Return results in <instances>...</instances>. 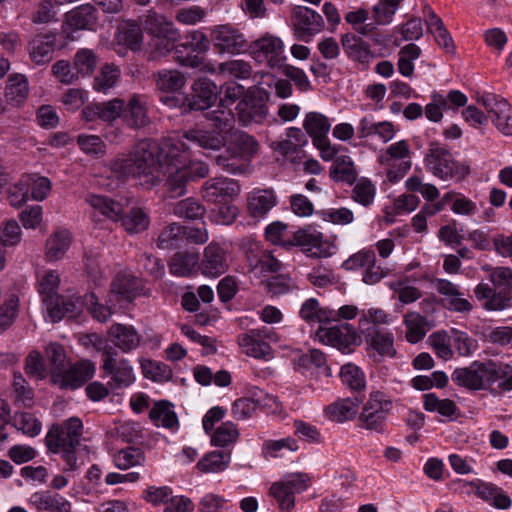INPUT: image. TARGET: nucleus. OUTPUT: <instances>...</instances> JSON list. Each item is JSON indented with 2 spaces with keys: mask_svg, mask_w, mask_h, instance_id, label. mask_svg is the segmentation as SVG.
<instances>
[{
  "mask_svg": "<svg viewBox=\"0 0 512 512\" xmlns=\"http://www.w3.org/2000/svg\"><path fill=\"white\" fill-rule=\"evenodd\" d=\"M158 142L142 140L135 145L132 152L110 160L108 167L120 179L133 177L147 189L161 182L163 163L159 159Z\"/></svg>",
  "mask_w": 512,
  "mask_h": 512,
  "instance_id": "1",
  "label": "nucleus"
},
{
  "mask_svg": "<svg viewBox=\"0 0 512 512\" xmlns=\"http://www.w3.org/2000/svg\"><path fill=\"white\" fill-rule=\"evenodd\" d=\"M82 421L72 417L61 424L51 427L46 435V444L50 451L62 453L66 463L65 471H73L78 468L76 448L80 445L82 436Z\"/></svg>",
  "mask_w": 512,
  "mask_h": 512,
  "instance_id": "2",
  "label": "nucleus"
},
{
  "mask_svg": "<svg viewBox=\"0 0 512 512\" xmlns=\"http://www.w3.org/2000/svg\"><path fill=\"white\" fill-rule=\"evenodd\" d=\"M144 30L151 36L149 41V60H157L168 55L180 39V32L174 23L162 14L148 11L144 16Z\"/></svg>",
  "mask_w": 512,
  "mask_h": 512,
  "instance_id": "3",
  "label": "nucleus"
},
{
  "mask_svg": "<svg viewBox=\"0 0 512 512\" xmlns=\"http://www.w3.org/2000/svg\"><path fill=\"white\" fill-rule=\"evenodd\" d=\"M490 281L494 287L479 283L474 294L477 300L483 301V308L488 311H501L512 306V269L496 267L490 273Z\"/></svg>",
  "mask_w": 512,
  "mask_h": 512,
  "instance_id": "4",
  "label": "nucleus"
},
{
  "mask_svg": "<svg viewBox=\"0 0 512 512\" xmlns=\"http://www.w3.org/2000/svg\"><path fill=\"white\" fill-rule=\"evenodd\" d=\"M94 345L102 352V369L109 376L107 383L111 390H120L129 387L134 381L133 368L126 359H119L118 352L110 345L104 344L102 339L93 335Z\"/></svg>",
  "mask_w": 512,
  "mask_h": 512,
  "instance_id": "5",
  "label": "nucleus"
},
{
  "mask_svg": "<svg viewBox=\"0 0 512 512\" xmlns=\"http://www.w3.org/2000/svg\"><path fill=\"white\" fill-rule=\"evenodd\" d=\"M425 164L434 176L443 180L456 176L464 177L469 173L468 166L455 161L451 152L437 142L430 143L425 156Z\"/></svg>",
  "mask_w": 512,
  "mask_h": 512,
  "instance_id": "6",
  "label": "nucleus"
},
{
  "mask_svg": "<svg viewBox=\"0 0 512 512\" xmlns=\"http://www.w3.org/2000/svg\"><path fill=\"white\" fill-rule=\"evenodd\" d=\"M392 408L393 402L388 396L380 391L372 392L359 415L361 427L367 430L382 431Z\"/></svg>",
  "mask_w": 512,
  "mask_h": 512,
  "instance_id": "7",
  "label": "nucleus"
},
{
  "mask_svg": "<svg viewBox=\"0 0 512 512\" xmlns=\"http://www.w3.org/2000/svg\"><path fill=\"white\" fill-rule=\"evenodd\" d=\"M247 50L256 62H265L271 68L280 67L285 60L282 40L269 33L248 44Z\"/></svg>",
  "mask_w": 512,
  "mask_h": 512,
  "instance_id": "8",
  "label": "nucleus"
},
{
  "mask_svg": "<svg viewBox=\"0 0 512 512\" xmlns=\"http://www.w3.org/2000/svg\"><path fill=\"white\" fill-rule=\"evenodd\" d=\"M211 42L219 54L237 55L247 50L248 42L237 28L218 25L211 31Z\"/></svg>",
  "mask_w": 512,
  "mask_h": 512,
  "instance_id": "9",
  "label": "nucleus"
},
{
  "mask_svg": "<svg viewBox=\"0 0 512 512\" xmlns=\"http://www.w3.org/2000/svg\"><path fill=\"white\" fill-rule=\"evenodd\" d=\"M216 84L207 79L199 78L191 86V92L183 97L184 112L202 111L210 108L217 99Z\"/></svg>",
  "mask_w": 512,
  "mask_h": 512,
  "instance_id": "10",
  "label": "nucleus"
},
{
  "mask_svg": "<svg viewBox=\"0 0 512 512\" xmlns=\"http://www.w3.org/2000/svg\"><path fill=\"white\" fill-rule=\"evenodd\" d=\"M496 129L505 136H512V107L503 98L486 94L478 99Z\"/></svg>",
  "mask_w": 512,
  "mask_h": 512,
  "instance_id": "11",
  "label": "nucleus"
},
{
  "mask_svg": "<svg viewBox=\"0 0 512 512\" xmlns=\"http://www.w3.org/2000/svg\"><path fill=\"white\" fill-rule=\"evenodd\" d=\"M320 342L338 348L341 351H350L351 346L361 341L356 330L349 324H341L328 328L319 327L315 333Z\"/></svg>",
  "mask_w": 512,
  "mask_h": 512,
  "instance_id": "12",
  "label": "nucleus"
},
{
  "mask_svg": "<svg viewBox=\"0 0 512 512\" xmlns=\"http://www.w3.org/2000/svg\"><path fill=\"white\" fill-rule=\"evenodd\" d=\"M292 19L296 37L305 41L321 32L324 26L322 16L305 6H296Z\"/></svg>",
  "mask_w": 512,
  "mask_h": 512,
  "instance_id": "13",
  "label": "nucleus"
},
{
  "mask_svg": "<svg viewBox=\"0 0 512 512\" xmlns=\"http://www.w3.org/2000/svg\"><path fill=\"white\" fill-rule=\"evenodd\" d=\"M236 117L243 126L262 124L268 118V107L262 98L246 95L236 105Z\"/></svg>",
  "mask_w": 512,
  "mask_h": 512,
  "instance_id": "14",
  "label": "nucleus"
},
{
  "mask_svg": "<svg viewBox=\"0 0 512 512\" xmlns=\"http://www.w3.org/2000/svg\"><path fill=\"white\" fill-rule=\"evenodd\" d=\"M239 193L240 185L229 178H212L202 186V197L211 203L229 202Z\"/></svg>",
  "mask_w": 512,
  "mask_h": 512,
  "instance_id": "15",
  "label": "nucleus"
},
{
  "mask_svg": "<svg viewBox=\"0 0 512 512\" xmlns=\"http://www.w3.org/2000/svg\"><path fill=\"white\" fill-rule=\"evenodd\" d=\"M229 267L228 253L219 244L211 242L205 247L199 268L205 276L218 277Z\"/></svg>",
  "mask_w": 512,
  "mask_h": 512,
  "instance_id": "16",
  "label": "nucleus"
},
{
  "mask_svg": "<svg viewBox=\"0 0 512 512\" xmlns=\"http://www.w3.org/2000/svg\"><path fill=\"white\" fill-rule=\"evenodd\" d=\"M108 340L123 353L136 350L142 337L133 325L114 323L107 331Z\"/></svg>",
  "mask_w": 512,
  "mask_h": 512,
  "instance_id": "17",
  "label": "nucleus"
},
{
  "mask_svg": "<svg viewBox=\"0 0 512 512\" xmlns=\"http://www.w3.org/2000/svg\"><path fill=\"white\" fill-rule=\"evenodd\" d=\"M162 176L165 177L166 191L171 198L181 197L186 193V185L190 181L187 165L169 164L163 166Z\"/></svg>",
  "mask_w": 512,
  "mask_h": 512,
  "instance_id": "18",
  "label": "nucleus"
},
{
  "mask_svg": "<svg viewBox=\"0 0 512 512\" xmlns=\"http://www.w3.org/2000/svg\"><path fill=\"white\" fill-rule=\"evenodd\" d=\"M65 24L72 30H95L98 24L97 11L90 4L80 5L66 13Z\"/></svg>",
  "mask_w": 512,
  "mask_h": 512,
  "instance_id": "19",
  "label": "nucleus"
},
{
  "mask_svg": "<svg viewBox=\"0 0 512 512\" xmlns=\"http://www.w3.org/2000/svg\"><path fill=\"white\" fill-rule=\"evenodd\" d=\"M183 139L195 144L196 146L211 151H218L223 148L227 139L224 135L214 130H206L201 128H192L183 133Z\"/></svg>",
  "mask_w": 512,
  "mask_h": 512,
  "instance_id": "20",
  "label": "nucleus"
},
{
  "mask_svg": "<svg viewBox=\"0 0 512 512\" xmlns=\"http://www.w3.org/2000/svg\"><path fill=\"white\" fill-rule=\"evenodd\" d=\"M277 204V197L272 189H254L247 197L248 213L253 218L264 217Z\"/></svg>",
  "mask_w": 512,
  "mask_h": 512,
  "instance_id": "21",
  "label": "nucleus"
},
{
  "mask_svg": "<svg viewBox=\"0 0 512 512\" xmlns=\"http://www.w3.org/2000/svg\"><path fill=\"white\" fill-rule=\"evenodd\" d=\"M227 142L230 151L237 153L248 162L258 153L260 148L259 142L254 136L238 129L230 133Z\"/></svg>",
  "mask_w": 512,
  "mask_h": 512,
  "instance_id": "22",
  "label": "nucleus"
},
{
  "mask_svg": "<svg viewBox=\"0 0 512 512\" xmlns=\"http://www.w3.org/2000/svg\"><path fill=\"white\" fill-rule=\"evenodd\" d=\"M159 159L163 166L169 164H177L178 166L186 165L185 152L189 149L188 145L180 139L168 138L158 143Z\"/></svg>",
  "mask_w": 512,
  "mask_h": 512,
  "instance_id": "23",
  "label": "nucleus"
},
{
  "mask_svg": "<svg viewBox=\"0 0 512 512\" xmlns=\"http://www.w3.org/2000/svg\"><path fill=\"white\" fill-rule=\"evenodd\" d=\"M95 372V365L89 360H84L76 363L61 374L62 385L72 389L82 386L85 382L91 379Z\"/></svg>",
  "mask_w": 512,
  "mask_h": 512,
  "instance_id": "24",
  "label": "nucleus"
},
{
  "mask_svg": "<svg viewBox=\"0 0 512 512\" xmlns=\"http://www.w3.org/2000/svg\"><path fill=\"white\" fill-rule=\"evenodd\" d=\"M55 46V37L52 35H37L28 44L30 59L36 65H44L51 61Z\"/></svg>",
  "mask_w": 512,
  "mask_h": 512,
  "instance_id": "25",
  "label": "nucleus"
},
{
  "mask_svg": "<svg viewBox=\"0 0 512 512\" xmlns=\"http://www.w3.org/2000/svg\"><path fill=\"white\" fill-rule=\"evenodd\" d=\"M359 399L356 396L338 399L325 409L327 417L338 423L353 419L358 412Z\"/></svg>",
  "mask_w": 512,
  "mask_h": 512,
  "instance_id": "26",
  "label": "nucleus"
},
{
  "mask_svg": "<svg viewBox=\"0 0 512 512\" xmlns=\"http://www.w3.org/2000/svg\"><path fill=\"white\" fill-rule=\"evenodd\" d=\"M293 241L295 245L302 247L303 251L310 256H326V251L323 248V236L320 232L308 229L299 230L294 233Z\"/></svg>",
  "mask_w": 512,
  "mask_h": 512,
  "instance_id": "27",
  "label": "nucleus"
},
{
  "mask_svg": "<svg viewBox=\"0 0 512 512\" xmlns=\"http://www.w3.org/2000/svg\"><path fill=\"white\" fill-rule=\"evenodd\" d=\"M368 345L382 358H393L396 355L393 334L381 329L373 328L366 334Z\"/></svg>",
  "mask_w": 512,
  "mask_h": 512,
  "instance_id": "28",
  "label": "nucleus"
},
{
  "mask_svg": "<svg viewBox=\"0 0 512 512\" xmlns=\"http://www.w3.org/2000/svg\"><path fill=\"white\" fill-rule=\"evenodd\" d=\"M341 44L347 56L361 64H367L372 57L369 45L355 34L342 35Z\"/></svg>",
  "mask_w": 512,
  "mask_h": 512,
  "instance_id": "29",
  "label": "nucleus"
},
{
  "mask_svg": "<svg viewBox=\"0 0 512 512\" xmlns=\"http://www.w3.org/2000/svg\"><path fill=\"white\" fill-rule=\"evenodd\" d=\"M149 418L157 427L176 429L179 426L174 406L167 400L155 402L149 412Z\"/></svg>",
  "mask_w": 512,
  "mask_h": 512,
  "instance_id": "30",
  "label": "nucleus"
},
{
  "mask_svg": "<svg viewBox=\"0 0 512 512\" xmlns=\"http://www.w3.org/2000/svg\"><path fill=\"white\" fill-rule=\"evenodd\" d=\"M29 85L24 75L16 74L9 77L5 88V100L12 107H20L28 98Z\"/></svg>",
  "mask_w": 512,
  "mask_h": 512,
  "instance_id": "31",
  "label": "nucleus"
},
{
  "mask_svg": "<svg viewBox=\"0 0 512 512\" xmlns=\"http://www.w3.org/2000/svg\"><path fill=\"white\" fill-rule=\"evenodd\" d=\"M86 202L95 211L112 221H118L120 216L124 213L123 205L107 196L89 194L86 197Z\"/></svg>",
  "mask_w": 512,
  "mask_h": 512,
  "instance_id": "32",
  "label": "nucleus"
},
{
  "mask_svg": "<svg viewBox=\"0 0 512 512\" xmlns=\"http://www.w3.org/2000/svg\"><path fill=\"white\" fill-rule=\"evenodd\" d=\"M72 242L71 233L66 229H58L46 241V258L58 261L63 258Z\"/></svg>",
  "mask_w": 512,
  "mask_h": 512,
  "instance_id": "33",
  "label": "nucleus"
},
{
  "mask_svg": "<svg viewBox=\"0 0 512 512\" xmlns=\"http://www.w3.org/2000/svg\"><path fill=\"white\" fill-rule=\"evenodd\" d=\"M199 264V254L193 252H177L169 261L168 267L172 275L189 277Z\"/></svg>",
  "mask_w": 512,
  "mask_h": 512,
  "instance_id": "34",
  "label": "nucleus"
},
{
  "mask_svg": "<svg viewBox=\"0 0 512 512\" xmlns=\"http://www.w3.org/2000/svg\"><path fill=\"white\" fill-rule=\"evenodd\" d=\"M125 120L133 128L143 127L148 124L146 96L140 94L131 96L127 104Z\"/></svg>",
  "mask_w": 512,
  "mask_h": 512,
  "instance_id": "35",
  "label": "nucleus"
},
{
  "mask_svg": "<svg viewBox=\"0 0 512 512\" xmlns=\"http://www.w3.org/2000/svg\"><path fill=\"white\" fill-rule=\"evenodd\" d=\"M206 118L213 123V129L219 134L227 137L231 132L236 130L235 115L231 109L226 108L223 104L219 105L216 109L206 113Z\"/></svg>",
  "mask_w": 512,
  "mask_h": 512,
  "instance_id": "36",
  "label": "nucleus"
},
{
  "mask_svg": "<svg viewBox=\"0 0 512 512\" xmlns=\"http://www.w3.org/2000/svg\"><path fill=\"white\" fill-rule=\"evenodd\" d=\"M299 316L310 325L329 322L336 319V316L333 314V310L321 308L318 300L315 298L307 299L302 304Z\"/></svg>",
  "mask_w": 512,
  "mask_h": 512,
  "instance_id": "37",
  "label": "nucleus"
},
{
  "mask_svg": "<svg viewBox=\"0 0 512 512\" xmlns=\"http://www.w3.org/2000/svg\"><path fill=\"white\" fill-rule=\"evenodd\" d=\"M139 288V280L135 276L127 273H118L111 284V293L130 302L138 294Z\"/></svg>",
  "mask_w": 512,
  "mask_h": 512,
  "instance_id": "38",
  "label": "nucleus"
},
{
  "mask_svg": "<svg viewBox=\"0 0 512 512\" xmlns=\"http://www.w3.org/2000/svg\"><path fill=\"white\" fill-rule=\"evenodd\" d=\"M45 306L53 322H58L64 317H74L79 311L77 301L72 298L60 296L47 303Z\"/></svg>",
  "mask_w": 512,
  "mask_h": 512,
  "instance_id": "39",
  "label": "nucleus"
},
{
  "mask_svg": "<svg viewBox=\"0 0 512 512\" xmlns=\"http://www.w3.org/2000/svg\"><path fill=\"white\" fill-rule=\"evenodd\" d=\"M60 284V275L55 270L45 271L38 277L37 290L40 294L44 305L56 299Z\"/></svg>",
  "mask_w": 512,
  "mask_h": 512,
  "instance_id": "40",
  "label": "nucleus"
},
{
  "mask_svg": "<svg viewBox=\"0 0 512 512\" xmlns=\"http://www.w3.org/2000/svg\"><path fill=\"white\" fill-rule=\"evenodd\" d=\"M215 163L223 171L234 175L244 174L248 171V161L230 151L228 147L215 158Z\"/></svg>",
  "mask_w": 512,
  "mask_h": 512,
  "instance_id": "41",
  "label": "nucleus"
},
{
  "mask_svg": "<svg viewBox=\"0 0 512 512\" xmlns=\"http://www.w3.org/2000/svg\"><path fill=\"white\" fill-rule=\"evenodd\" d=\"M210 48V40L200 30H192L185 34L184 42L176 46V54H182L186 50L192 53L204 54Z\"/></svg>",
  "mask_w": 512,
  "mask_h": 512,
  "instance_id": "42",
  "label": "nucleus"
},
{
  "mask_svg": "<svg viewBox=\"0 0 512 512\" xmlns=\"http://www.w3.org/2000/svg\"><path fill=\"white\" fill-rule=\"evenodd\" d=\"M424 409L429 412L437 411L440 415L454 419L460 414L459 408L450 399H439L434 393L424 395Z\"/></svg>",
  "mask_w": 512,
  "mask_h": 512,
  "instance_id": "43",
  "label": "nucleus"
},
{
  "mask_svg": "<svg viewBox=\"0 0 512 512\" xmlns=\"http://www.w3.org/2000/svg\"><path fill=\"white\" fill-rule=\"evenodd\" d=\"M156 86L164 92H174L184 87L185 76L177 70L163 69L153 74Z\"/></svg>",
  "mask_w": 512,
  "mask_h": 512,
  "instance_id": "44",
  "label": "nucleus"
},
{
  "mask_svg": "<svg viewBox=\"0 0 512 512\" xmlns=\"http://www.w3.org/2000/svg\"><path fill=\"white\" fill-rule=\"evenodd\" d=\"M125 231L130 234H137L146 230L149 226V216L141 208L134 207L128 213L122 214L119 218Z\"/></svg>",
  "mask_w": 512,
  "mask_h": 512,
  "instance_id": "45",
  "label": "nucleus"
},
{
  "mask_svg": "<svg viewBox=\"0 0 512 512\" xmlns=\"http://www.w3.org/2000/svg\"><path fill=\"white\" fill-rule=\"evenodd\" d=\"M303 127L313 141L317 138L326 137L331 124L326 116L318 112H309L306 114Z\"/></svg>",
  "mask_w": 512,
  "mask_h": 512,
  "instance_id": "46",
  "label": "nucleus"
},
{
  "mask_svg": "<svg viewBox=\"0 0 512 512\" xmlns=\"http://www.w3.org/2000/svg\"><path fill=\"white\" fill-rule=\"evenodd\" d=\"M229 462V454L221 451H212L201 458L196 467L203 473H217L225 470Z\"/></svg>",
  "mask_w": 512,
  "mask_h": 512,
  "instance_id": "47",
  "label": "nucleus"
},
{
  "mask_svg": "<svg viewBox=\"0 0 512 512\" xmlns=\"http://www.w3.org/2000/svg\"><path fill=\"white\" fill-rule=\"evenodd\" d=\"M478 361L472 362L468 367L457 368L452 374V381L469 390H480L481 382L478 378Z\"/></svg>",
  "mask_w": 512,
  "mask_h": 512,
  "instance_id": "48",
  "label": "nucleus"
},
{
  "mask_svg": "<svg viewBox=\"0 0 512 512\" xmlns=\"http://www.w3.org/2000/svg\"><path fill=\"white\" fill-rule=\"evenodd\" d=\"M404 323L407 327L405 335L409 343H417L424 338L427 332V320L418 313H408L404 317Z\"/></svg>",
  "mask_w": 512,
  "mask_h": 512,
  "instance_id": "49",
  "label": "nucleus"
},
{
  "mask_svg": "<svg viewBox=\"0 0 512 512\" xmlns=\"http://www.w3.org/2000/svg\"><path fill=\"white\" fill-rule=\"evenodd\" d=\"M421 55V49L416 44L410 43L402 47L398 53L397 68L400 74L405 77H412L414 73L413 61Z\"/></svg>",
  "mask_w": 512,
  "mask_h": 512,
  "instance_id": "50",
  "label": "nucleus"
},
{
  "mask_svg": "<svg viewBox=\"0 0 512 512\" xmlns=\"http://www.w3.org/2000/svg\"><path fill=\"white\" fill-rule=\"evenodd\" d=\"M205 211V207L193 198L180 200L173 204L172 208L174 215L188 220L201 219Z\"/></svg>",
  "mask_w": 512,
  "mask_h": 512,
  "instance_id": "51",
  "label": "nucleus"
},
{
  "mask_svg": "<svg viewBox=\"0 0 512 512\" xmlns=\"http://www.w3.org/2000/svg\"><path fill=\"white\" fill-rule=\"evenodd\" d=\"M330 176L335 181L352 184L356 180L357 172L351 158L349 156L336 158Z\"/></svg>",
  "mask_w": 512,
  "mask_h": 512,
  "instance_id": "52",
  "label": "nucleus"
},
{
  "mask_svg": "<svg viewBox=\"0 0 512 512\" xmlns=\"http://www.w3.org/2000/svg\"><path fill=\"white\" fill-rule=\"evenodd\" d=\"M13 426L29 437L37 436L42 429L41 422L30 412H19L13 417Z\"/></svg>",
  "mask_w": 512,
  "mask_h": 512,
  "instance_id": "53",
  "label": "nucleus"
},
{
  "mask_svg": "<svg viewBox=\"0 0 512 512\" xmlns=\"http://www.w3.org/2000/svg\"><path fill=\"white\" fill-rule=\"evenodd\" d=\"M77 144L80 150L96 158L103 157L106 154V144L98 135L79 134Z\"/></svg>",
  "mask_w": 512,
  "mask_h": 512,
  "instance_id": "54",
  "label": "nucleus"
},
{
  "mask_svg": "<svg viewBox=\"0 0 512 512\" xmlns=\"http://www.w3.org/2000/svg\"><path fill=\"white\" fill-rule=\"evenodd\" d=\"M144 460L143 452L136 447L121 449L114 456L115 466L121 470H127L133 466L141 465Z\"/></svg>",
  "mask_w": 512,
  "mask_h": 512,
  "instance_id": "55",
  "label": "nucleus"
},
{
  "mask_svg": "<svg viewBox=\"0 0 512 512\" xmlns=\"http://www.w3.org/2000/svg\"><path fill=\"white\" fill-rule=\"evenodd\" d=\"M182 238L183 226L171 223L160 232L157 239V247L163 250L173 249L179 246Z\"/></svg>",
  "mask_w": 512,
  "mask_h": 512,
  "instance_id": "56",
  "label": "nucleus"
},
{
  "mask_svg": "<svg viewBox=\"0 0 512 512\" xmlns=\"http://www.w3.org/2000/svg\"><path fill=\"white\" fill-rule=\"evenodd\" d=\"M24 176L28 184L29 192L31 193V198L36 201L44 200L51 191V181L47 177L36 174H27Z\"/></svg>",
  "mask_w": 512,
  "mask_h": 512,
  "instance_id": "57",
  "label": "nucleus"
},
{
  "mask_svg": "<svg viewBox=\"0 0 512 512\" xmlns=\"http://www.w3.org/2000/svg\"><path fill=\"white\" fill-rule=\"evenodd\" d=\"M238 343L248 356L258 359H268L271 357V347L269 344L259 341L254 337L246 339V333L238 338Z\"/></svg>",
  "mask_w": 512,
  "mask_h": 512,
  "instance_id": "58",
  "label": "nucleus"
},
{
  "mask_svg": "<svg viewBox=\"0 0 512 512\" xmlns=\"http://www.w3.org/2000/svg\"><path fill=\"white\" fill-rule=\"evenodd\" d=\"M218 71L223 76L236 79H248L251 76V65L244 60H230L219 65Z\"/></svg>",
  "mask_w": 512,
  "mask_h": 512,
  "instance_id": "59",
  "label": "nucleus"
},
{
  "mask_svg": "<svg viewBox=\"0 0 512 512\" xmlns=\"http://www.w3.org/2000/svg\"><path fill=\"white\" fill-rule=\"evenodd\" d=\"M97 56L90 49H80L74 56V69L76 74L87 76L90 75L97 66Z\"/></svg>",
  "mask_w": 512,
  "mask_h": 512,
  "instance_id": "60",
  "label": "nucleus"
},
{
  "mask_svg": "<svg viewBox=\"0 0 512 512\" xmlns=\"http://www.w3.org/2000/svg\"><path fill=\"white\" fill-rule=\"evenodd\" d=\"M402 1L380 0L372 9L375 23L378 25L389 24Z\"/></svg>",
  "mask_w": 512,
  "mask_h": 512,
  "instance_id": "61",
  "label": "nucleus"
},
{
  "mask_svg": "<svg viewBox=\"0 0 512 512\" xmlns=\"http://www.w3.org/2000/svg\"><path fill=\"white\" fill-rule=\"evenodd\" d=\"M22 231L15 220H7L0 224V245L2 247H13L20 243Z\"/></svg>",
  "mask_w": 512,
  "mask_h": 512,
  "instance_id": "62",
  "label": "nucleus"
},
{
  "mask_svg": "<svg viewBox=\"0 0 512 512\" xmlns=\"http://www.w3.org/2000/svg\"><path fill=\"white\" fill-rule=\"evenodd\" d=\"M120 71L114 65L106 64L101 68L99 75L94 79V89L99 92H107L117 82Z\"/></svg>",
  "mask_w": 512,
  "mask_h": 512,
  "instance_id": "63",
  "label": "nucleus"
},
{
  "mask_svg": "<svg viewBox=\"0 0 512 512\" xmlns=\"http://www.w3.org/2000/svg\"><path fill=\"white\" fill-rule=\"evenodd\" d=\"M45 353L49 361L51 373L60 376L66 368V355L64 348L60 344L51 343L46 347Z\"/></svg>",
  "mask_w": 512,
  "mask_h": 512,
  "instance_id": "64",
  "label": "nucleus"
}]
</instances>
